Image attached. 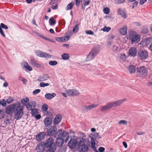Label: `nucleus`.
I'll return each instance as SVG.
<instances>
[{
	"label": "nucleus",
	"mask_w": 152,
	"mask_h": 152,
	"mask_svg": "<svg viewBox=\"0 0 152 152\" xmlns=\"http://www.w3.org/2000/svg\"><path fill=\"white\" fill-rule=\"evenodd\" d=\"M50 84L48 83H45L44 82H41L40 83V86L42 87H44L49 86Z\"/></svg>",
	"instance_id": "47"
},
{
	"label": "nucleus",
	"mask_w": 152,
	"mask_h": 152,
	"mask_svg": "<svg viewBox=\"0 0 152 152\" xmlns=\"http://www.w3.org/2000/svg\"><path fill=\"white\" fill-rule=\"evenodd\" d=\"M14 112V117L16 120H19L21 118L23 114V107L20 102L17 103Z\"/></svg>",
	"instance_id": "4"
},
{
	"label": "nucleus",
	"mask_w": 152,
	"mask_h": 152,
	"mask_svg": "<svg viewBox=\"0 0 152 152\" xmlns=\"http://www.w3.org/2000/svg\"><path fill=\"white\" fill-rule=\"evenodd\" d=\"M137 56L140 59L144 60L148 57V53L145 50H140L138 52Z\"/></svg>",
	"instance_id": "8"
},
{
	"label": "nucleus",
	"mask_w": 152,
	"mask_h": 152,
	"mask_svg": "<svg viewBox=\"0 0 152 152\" xmlns=\"http://www.w3.org/2000/svg\"><path fill=\"white\" fill-rule=\"evenodd\" d=\"M49 76L47 74H44L40 76L38 79V80L39 81H44L49 79Z\"/></svg>",
	"instance_id": "20"
},
{
	"label": "nucleus",
	"mask_w": 152,
	"mask_h": 152,
	"mask_svg": "<svg viewBox=\"0 0 152 152\" xmlns=\"http://www.w3.org/2000/svg\"><path fill=\"white\" fill-rule=\"evenodd\" d=\"M35 149L37 152H49V151L45 148V142H44L38 143Z\"/></svg>",
	"instance_id": "6"
},
{
	"label": "nucleus",
	"mask_w": 152,
	"mask_h": 152,
	"mask_svg": "<svg viewBox=\"0 0 152 152\" xmlns=\"http://www.w3.org/2000/svg\"><path fill=\"white\" fill-rule=\"evenodd\" d=\"M58 1V0H52L50 2V4L53 5L56 3Z\"/></svg>",
	"instance_id": "59"
},
{
	"label": "nucleus",
	"mask_w": 152,
	"mask_h": 152,
	"mask_svg": "<svg viewBox=\"0 0 152 152\" xmlns=\"http://www.w3.org/2000/svg\"><path fill=\"white\" fill-rule=\"evenodd\" d=\"M49 23L50 25H54L56 23V21L53 18H51L49 19Z\"/></svg>",
	"instance_id": "37"
},
{
	"label": "nucleus",
	"mask_w": 152,
	"mask_h": 152,
	"mask_svg": "<svg viewBox=\"0 0 152 152\" xmlns=\"http://www.w3.org/2000/svg\"><path fill=\"white\" fill-rule=\"evenodd\" d=\"M48 107L47 105L45 104L42 105V110L44 113L47 112Z\"/></svg>",
	"instance_id": "35"
},
{
	"label": "nucleus",
	"mask_w": 152,
	"mask_h": 152,
	"mask_svg": "<svg viewBox=\"0 0 152 152\" xmlns=\"http://www.w3.org/2000/svg\"><path fill=\"white\" fill-rule=\"evenodd\" d=\"M126 56L124 53L121 54L120 56V60L121 61L125 62L126 60Z\"/></svg>",
	"instance_id": "32"
},
{
	"label": "nucleus",
	"mask_w": 152,
	"mask_h": 152,
	"mask_svg": "<svg viewBox=\"0 0 152 152\" xmlns=\"http://www.w3.org/2000/svg\"><path fill=\"white\" fill-rule=\"evenodd\" d=\"M128 70L131 73H133L135 72L136 68L134 66L131 65L128 66Z\"/></svg>",
	"instance_id": "28"
},
{
	"label": "nucleus",
	"mask_w": 152,
	"mask_h": 152,
	"mask_svg": "<svg viewBox=\"0 0 152 152\" xmlns=\"http://www.w3.org/2000/svg\"><path fill=\"white\" fill-rule=\"evenodd\" d=\"M110 9L107 7H106L103 9V11L104 13L106 14H108L110 12Z\"/></svg>",
	"instance_id": "44"
},
{
	"label": "nucleus",
	"mask_w": 152,
	"mask_h": 152,
	"mask_svg": "<svg viewBox=\"0 0 152 152\" xmlns=\"http://www.w3.org/2000/svg\"><path fill=\"white\" fill-rule=\"evenodd\" d=\"M41 91L40 89H37L35 90L33 92V94L34 95H36L39 93Z\"/></svg>",
	"instance_id": "53"
},
{
	"label": "nucleus",
	"mask_w": 152,
	"mask_h": 152,
	"mask_svg": "<svg viewBox=\"0 0 152 152\" xmlns=\"http://www.w3.org/2000/svg\"><path fill=\"white\" fill-rule=\"evenodd\" d=\"M29 63L32 66L37 68H39L41 67V65L37 62L36 60L34 58H31Z\"/></svg>",
	"instance_id": "17"
},
{
	"label": "nucleus",
	"mask_w": 152,
	"mask_h": 152,
	"mask_svg": "<svg viewBox=\"0 0 152 152\" xmlns=\"http://www.w3.org/2000/svg\"><path fill=\"white\" fill-rule=\"evenodd\" d=\"M52 119L49 117L46 118L44 121V123L46 127H48L52 123Z\"/></svg>",
	"instance_id": "21"
},
{
	"label": "nucleus",
	"mask_w": 152,
	"mask_h": 152,
	"mask_svg": "<svg viewBox=\"0 0 152 152\" xmlns=\"http://www.w3.org/2000/svg\"><path fill=\"white\" fill-rule=\"evenodd\" d=\"M35 53L37 56L41 57L50 58L52 57V56L49 54L40 50L36 51Z\"/></svg>",
	"instance_id": "12"
},
{
	"label": "nucleus",
	"mask_w": 152,
	"mask_h": 152,
	"mask_svg": "<svg viewBox=\"0 0 152 152\" xmlns=\"http://www.w3.org/2000/svg\"><path fill=\"white\" fill-rule=\"evenodd\" d=\"M85 33L87 34L93 35L94 34V32L91 30H86Z\"/></svg>",
	"instance_id": "52"
},
{
	"label": "nucleus",
	"mask_w": 152,
	"mask_h": 152,
	"mask_svg": "<svg viewBox=\"0 0 152 152\" xmlns=\"http://www.w3.org/2000/svg\"><path fill=\"white\" fill-rule=\"evenodd\" d=\"M77 144V140L74 139H71L68 143V145L71 149L75 148Z\"/></svg>",
	"instance_id": "16"
},
{
	"label": "nucleus",
	"mask_w": 152,
	"mask_h": 152,
	"mask_svg": "<svg viewBox=\"0 0 152 152\" xmlns=\"http://www.w3.org/2000/svg\"><path fill=\"white\" fill-rule=\"evenodd\" d=\"M1 28H2L5 29H7L8 28V27L7 26L5 25L3 23H1Z\"/></svg>",
	"instance_id": "54"
},
{
	"label": "nucleus",
	"mask_w": 152,
	"mask_h": 152,
	"mask_svg": "<svg viewBox=\"0 0 152 152\" xmlns=\"http://www.w3.org/2000/svg\"><path fill=\"white\" fill-rule=\"evenodd\" d=\"M76 2V5L77 6H78L80 5L81 0H75Z\"/></svg>",
	"instance_id": "58"
},
{
	"label": "nucleus",
	"mask_w": 152,
	"mask_h": 152,
	"mask_svg": "<svg viewBox=\"0 0 152 152\" xmlns=\"http://www.w3.org/2000/svg\"><path fill=\"white\" fill-rule=\"evenodd\" d=\"M31 111V113L32 116L34 117L39 114V110L37 109L34 108Z\"/></svg>",
	"instance_id": "29"
},
{
	"label": "nucleus",
	"mask_w": 152,
	"mask_h": 152,
	"mask_svg": "<svg viewBox=\"0 0 152 152\" xmlns=\"http://www.w3.org/2000/svg\"><path fill=\"white\" fill-rule=\"evenodd\" d=\"M86 142V139L85 138H82L81 139L80 141L78 143V145H81L83 144H85V142Z\"/></svg>",
	"instance_id": "42"
},
{
	"label": "nucleus",
	"mask_w": 152,
	"mask_h": 152,
	"mask_svg": "<svg viewBox=\"0 0 152 152\" xmlns=\"http://www.w3.org/2000/svg\"><path fill=\"white\" fill-rule=\"evenodd\" d=\"M56 94L54 93H47L45 95V97L47 99H50L56 96Z\"/></svg>",
	"instance_id": "26"
},
{
	"label": "nucleus",
	"mask_w": 152,
	"mask_h": 152,
	"mask_svg": "<svg viewBox=\"0 0 152 152\" xmlns=\"http://www.w3.org/2000/svg\"><path fill=\"white\" fill-rule=\"evenodd\" d=\"M61 57L64 60L68 59L69 57V55L67 53H64L61 55Z\"/></svg>",
	"instance_id": "33"
},
{
	"label": "nucleus",
	"mask_w": 152,
	"mask_h": 152,
	"mask_svg": "<svg viewBox=\"0 0 152 152\" xmlns=\"http://www.w3.org/2000/svg\"><path fill=\"white\" fill-rule=\"evenodd\" d=\"M52 8L53 10H55L58 8V5L56 4L54 5H52Z\"/></svg>",
	"instance_id": "62"
},
{
	"label": "nucleus",
	"mask_w": 152,
	"mask_h": 152,
	"mask_svg": "<svg viewBox=\"0 0 152 152\" xmlns=\"http://www.w3.org/2000/svg\"><path fill=\"white\" fill-rule=\"evenodd\" d=\"M57 131V128L55 126H51L48 129L47 134L49 136H53Z\"/></svg>",
	"instance_id": "11"
},
{
	"label": "nucleus",
	"mask_w": 152,
	"mask_h": 152,
	"mask_svg": "<svg viewBox=\"0 0 152 152\" xmlns=\"http://www.w3.org/2000/svg\"><path fill=\"white\" fill-rule=\"evenodd\" d=\"M21 80L23 82V83L24 84H26L27 83V80L24 78H22Z\"/></svg>",
	"instance_id": "64"
},
{
	"label": "nucleus",
	"mask_w": 152,
	"mask_h": 152,
	"mask_svg": "<svg viewBox=\"0 0 152 152\" xmlns=\"http://www.w3.org/2000/svg\"><path fill=\"white\" fill-rule=\"evenodd\" d=\"M66 147L64 146L59 147L57 150V152H65Z\"/></svg>",
	"instance_id": "34"
},
{
	"label": "nucleus",
	"mask_w": 152,
	"mask_h": 152,
	"mask_svg": "<svg viewBox=\"0 0 152 152\" xmlns=\"http://www.w3.org/2000/svg\"><path fill=\"white\" fill-rule=\"evenodd\" d=\"M118 12L124 18H125L126 17V13L124 12L121 11L120 9H119Z\"/></svg>",
	"instance_id": "36"
},
{
	"label": "nucleus",
	"mask_w": 152,
	"mask_h": 152,
	"mask_svg": "<svg viewBox=\"0 0 152 152\" xmlns=\"http://www.w3.org/2000/svg\"><path fill=\"white\" fill-rule=\"evenodd\" d=\"M46 134L45 132H40L36 136V139L38 141H40L45 137Z\"/></svg>",
	"instance_id": "18"
},
{
	"label": "nucleus",
	"mask_w": 152,
	"mask_h": 152,
	"mask_svg": "<svg viewBox=\"0 0 152 152\" xmlns=\"http://www.w3.org/2000/svg\"><path fill=\"white\" fill-rule=\"evenodd\" d=\"M129 38L132 44H136L140 41V35L137 34L136 31H132L129 32Z\"/></svg>",
	"instance_id": "3"
},
{
	"label": "nucleus",
	"mask_w": 152,
	"mask_h": 152,
	"mask_svg": "<svg viewBox=\"0 0 152 152\" xmlns=\"http://www.w3.org/2000/svg\"><path fill=\"white\" fill-rule=\"evenodd\" d=\"M24 67L26 69H27L29 71H31L32 70V67L29 65L26 62H24Z\"/></svg>",
	"instance_id": "30"
},
{
	"label": "nucleus",
	"mask_w": 152,
	"mask_h": 152,
	"mask_svg": "<svg viewBox=\"0 0 152 152\" xmlns=\"http://www.w3.org/2000/svg\"><path fill=\"white\" fill-rule=\"evenodd\" d=\"M63 42H65L68 40L70 38L68 36H66L63 37Z\"/></svg>",
	"instance_id": "55"
},
{
	"label": "nucleus",
	"mask_w": 152,
	"mask_h": 152,
	"mask_svg": "<svg viewBox=\"0 0 152 152\" xmlns=\"http://www.w3.org/2000/svg\"><path fill=\"white\" fill-rule=\"evenodd\" d=\"M21 102L24 105L26 106V103L28 102L29 101V99L28 98H25L21 100Z\"/></svg>",
	"instance_id": "31"
},
{
	"label": "nucleus",
	"mask_w": 152,
	"mask_h": 152,
	"mask_svg": "<svg viewBox=\"0 0 152 152\" xmlns=\"http://www.w3.org/2000/svg\"><path fill=\"white\" fill-rule=\"evenodd\" d=\"M125 0H115L114 2L117 4H120L124 3Z\"/></svg>",
	"instance_id": "45"
},
{
	"label": "nucleus",
	"mask_w": 152,
	"mask_h": 152,
	"mask_svg": "<svg viewBox=\"0 0 152 152\" xmlns=\"http://www.w3.org/2000/svg\"><path fill=\"white\" fill-rule=\"evenodd\" d=\"M5 113L0 110V119L4 118L5 117Z\"/></svg>",
	"instance_id": "46"
},
{
	"label": "nucleus",
	"mask_w": 152,
	"mask_h": 152,
	"mask_svg": "<svg viewBox=\"0 0 152 152\" xmlns=\"http://www.w3.org/2000/svg\"><path fill=\"white\" fill-rule=\"evenodd\" d=\"M0 104L2 106H5L6 105V102L4 99H2L0 100Z\"/></svg>",
	"instance_id": "49"
},
{
	"label": "nucleus",
	"mask_w": 152,
	"mask_h": 152,
	"mask_svg": "<svg viewBox=\"0 0 152 152\" xmlns=\"http://www.w3.org/2000/svg\"><path fill=\"white\" fill-rule=\"evenodd\" d=\"M36 119L37 120L41 118V116L40 114H37V115H35L34 116Z\"/></svg>",
	"instance_id": "63"
},
{
	"label": "nucleus",
	"mask_w": 152,
	"mask_h": 152,
	"mask_svg": "<svg viewBox=\"0 0 152 152\" xmlns=\"http://www.w3.org/2000/svg\"><path fill=\"white\" fill-rule=\"evenodd\" d=\"M90 1L89 0H82V4L85 5H88L90 3Z\"/></svg>",
	"instance_id": "39"
},
{
	"label": "nucleus",
	"mask_w": 152,
	"mask_h": 152,
	"mask_svg": "<svg viewBox=\"0 0 152 152\" xmlns=\"http://www.w3.org/2000/svg\"><path fill=\"white\" fill-rule=\"evenodd\" d=\"M55 39L58 41L63 42V37H56Z\"/></svg>",
	"instance_id": "57"
},
{
	"label": "nucleus",
	"mask_w": 152,
	"mask_h": 152,
	"mask_svg": "<svg viewBox=\"0 0 152 152\" xmlns=\"http://www.w3.org/2000/svg\"><path fill=\"white\" fill-rule=\"evenodd\" d=\"M126 100V98H124L119 100H115L114 101L107 103L106 105L102 106L100 110L101 111L107 110L113 107H116L120 106L121 104L124 102Z\"/></svg>",
	"instance_id": "1"
},
{
	"label": "nucleus",
	"mask_w": 152,
	"mask_h": 152,
	"mask_svg": "<svg viewBox=\"0 0 152 152\" xmlns=\"http://www.w3.org/2000/svg\"><path fill=\"white\" fill-rule=\"evenodd\" d=\"M17 105V103L15 104L9 105L7 107L6 110V112L8 114H12L14 112Z\"/></svg>",
	"instance_id": "9"
},
{
	"label": "nucleus",
	"mask_w": 152,
	"mask_h": 152,
	"mask_svg": "<svg viewBox=\"0 0 152 152\" xmlns=\"http://www.w3.org/2000/svg\"><path fill=\"white\" fill-rule=\"evenodd\" d=\"M98 106V104H92L88 106H85L84 107V109L86 110H90L97 107Z\"/></svg>",
	"instance_id": "24"
},
{
	"label": "nucleus",
	"mask_w": 152,
	"mask_h": 152,
	"mask_svg": "<svg viewBox=\"0 0 152 152\" xmlns=\"http://www.w3.org/2000/svg\"><path fill=\"white\" fill-rule=\"evenodd\" d=\"M118 124L120 125H127V121L124 120H121L119 121L118 122Z\"/></svg>",
	"instance_id": "48"
},
{
	"label": "nucleus",
	"mask_w": 152,
	"mask_h": 152,
	"mask_svg": "<svg viewBox=\"0 0 152 152\" xmlns=\"http://www.w3.org/2000/svg\"><path fill=\"white\" fill-rule=\"evenodd\" d=\"M127 26H123L119 30V32L122 35H126L127 33Z\"/></svg>",
	"instance_id": "23"
},
{
	"label": "nucleus",
	"mask_w": 152,
	"mask_h": 152,
	"mask_svg": "<svg viewBox=\"0 0 152 152\" xmlns=\"http://www.w3.org/2000/svg\"><path fill=\"white\" fill-rule=\"evenodd\" d=\"M54 139L50 137L46 140L45 144L46 148H48L49 152H54L56 149V146L53 144Z\"/></svg>",
	"instance_id": "2"
},
{
	"label": "nucleus",
	"mask_w": 152,
	"mask_h": 152,
	"mask_svg": "<svg viewBox=\"0 0 152 152\" xmlns=\"http://www.w3.org/2000/svg\"><path fill=\"white\" fill-rule=\"evenodd\" d=\"M110 29V27H106V26H105L104 28H101V30L103 31L104 32H108Z\"/></svg>",
	"instance_id": "40"
},
{
	"label": "nucleus",
	"mask_w": 152,
	"mask_h": 152,
	"mask_svg": "<svg viewBox=\"0 0 152 152\" xmlns=\"http://www.w3.org/2000/svg\"><path fill=\"white\" fill-rule=\"evenodd\" d=\"M62 119L61 115H57L55 118L54 120L55 124H57L61 121Z\"/></svg>",
	"instance_id": "25"
},
{
	"label": "nucleus",
	"mask_w": 152,
	"mask_h": 152,
	"mask_svg": "<svg viewBox=\"0 0 152 152\" xmlns=\"http://www.w3.org/2000/svg\"><path fill=\"white\" fill-rule=\"evenodd\" d=\"M73 5V4L72 2L68 4L67 6V10H70L72 9Z\"/></svg>",
	"instance_id": "51"
},
{
	"label": "nucleus",
	"mask_w": 152,
	"mask_h": 152,
	"mask_svg": "<svg viewBox=\"0 0 152 152\" xmlns=\"http://www.w3.org/2000/svg\"><path fill=\"white\" fill-rule=\"evenodd\" d=\"M65 92L66 95L69 96H76L80 94L78 91L74 89L67 90Z\"/></svg>",
	"instance_id": "10"
},
{
	"label": "nucleus",
	"mask_w": 152,
	"mask_h": 152,
	"mask_svg": "<svg viewBox=\"0 0 152 152\" xmlns=\"http://www.w3.org/2000/svg\"><path fill=\"white\" fill-rule=\"evenodd\" d=\"M99 49L95 47L93 48L86 58L87 61H89L94 59L99 53Z\"/></svg>",
	"instance_id": "5"
},
{
	"label": "nucleus",
	"mask_w": 152,
	"mask_h": 152,
	"mask_svg": "<svg viewBox=\"0 0 152 152\" xmlns=\"http://www.w3.org/2000/svg\"><path fill=\"white\" fill-rule=\"evenodd\" d=\"M152 42V38H148L143 39L141 42V44L143 45H147L151 42Z\"/></svg>",
	"instance_id": "19"
},
{
	"label": "nucleus",
	"mask_w": 152,
	"mask_h": 152,
	"mask_svg": "<svg viewBox=\"0 0 152 152\" xmlns=\"http://www.w3.org/2000/svg\"><path fill=\"white\" fill-rule=\"evenodd\" d=\"M136 69V73L139 75L146 76L147 74V69L144 66L138 67Z\"/></svg>",
	"instance_id": "7"
},
{
	"label": "nucleus",
	"mask_w": 152,
	"mask_h": 152,
	"mask_svg": "<svg viewBox=\"0 0 152 152\" xmlns=\"http://www.w3.org/2000/svg\"><path fill=\"white\" fill-rule=\"evenodd\" d=\"M0 33L1 35L4 37H5V34L3 30L1 28V27L0 26Z\"/></svg>",
	"instance_id": "56"
},
{
	"label": "nucleus",
	"mask_w": 152,
	"mask_h": 152,
	"mask_svg": "<svg viewBox=\"0 0 152 152\" xmlns=\"http://www.w3.org/2000/svg\"><path fill=\"white\" fill-rule=\"evenodd\" d=\"M105 149L102 147H100L99 148V151L100 152H103L104 151Z\"/></svg>",
	"instance_id": "61"
},
{
	"label": "nucleus",
	"mask_w": 152,
	"mask_h": 152,
	"mask_svg": "<svg viewBox=\"0 0 152 152\" xmlns=\"http://www.w3.org/2000/svg\"><path fill=\"white\" fill-rule=\"evenodd\" d=\"M57 64L58 62L56 61H50L49 62V64L51 66H55Z\"/></svg>",
	"instance_id": "38"
},
{
	"label": "nucleus",
	"mask_w": 152,
	"mask_h": 152,
	"mask_svg": "<svg viewBox=\"0 0 152 152\" xmlns=\"http://www.w3.org/2000/svg\"><path fill=\"white\" fill-rule=\"evenodd\" d=\"M68 132H64L61 129H60L56 133L55 137L56 138H63L64 136L67 135Z\"/></svg>",
	"instance_id": "13"
},
{
	"label": "nucleus",
	"mask_w": 152,
	"mask_h": 152,
	"mask_svg": "<svg viewBox=\"0 0 152 152\" xmlns=\"http://www.w3.org/2000/svg\"><path fill=\"white\" fill-rule=\"evenodd\" d=\"M79 149L80 152H86L88 151V147L85 144L79 145Z\"/></svg>",
	"instance_id": "22"
},
{
	"label": "nucleus",
	"mask_w": 152,
	"mask_h": 152,
	"mask_svg": "<svg viewBox=\"0 0 152 152\" xmlns=\"http://www.w3.org/2000/svg\"><path fill=\"white\" fill-rule=\"evenodd\" d=\"M56 143L59 147L62 146V145L64 143V140L62 138H57L56 139Z\"/></svg>",
	"instance_id": "27"
},
{
	"label": "nucleus",
	"mask_w": 152,
	"mask_h": 152,
	"mask_svg": "<svg viewBox=\"0 0 152 152\" xmlns=\"http://www.w3.org/2000/svg\"><path fill=\"white\" fill-rule=\"evenodd\" d=\"M112 49L113 51L114 52H117L119 48L118 47L115 45H113L112 46Z\"/></svg>",
	"instance_id": "43"
},
{
	"label": "nucleus",
	"mask_w": 152,
	"mask_h": 152,
	"mask_svg": "<svg viewBox=\"0 0 152 152\" xmlns=\"http://www.w3.org/2000/svg\"><path fill=\"white\" fill-rule=\"evenodd\" d=\"M79 24H77L75 27L73 28V31L74 33L77 32L79 29Z\"/></svg>",
	"instance_id": "41"
},
{
	"label": "nucleus",
	"mask_w": 152,
	"mask_h": 152,
	"mask_svg": "<svg viewBox=\"0 0 152 152\" xmlns=\"http://www.w3.org/2000/svg\"><path fill=\"white\" fill-rule=\"evenodd\" d=\"M137 48L134 47H131L129 50V53L131 56L135 57L137 54Z\"/></svg>",
	"instance_id": "15"
},
{
	"label": "nucleus",
	"mask_w": 152,
	"mask_h": 152,
	"mask_svg": "<svg viewBox=\"0 0 152 152\" xmlns=\"http://www.w3.org/2000/svg\"><path fill=\"white\" fill-rule=\"evenodd\" d=\"M36 105V103L35 101H32L28 102L26 105V107L28 110H31L35 108Z\"/></svg>",
	"instance_id": "14"
},
{
	"label": "nucleus",
	"mask_w": 152,
	"mask_h": 152,
	"mask_svg": "<svg viewBox=\"0 0 152 152\" xmlns=\"http://www.w3.org/2000/svg\"><path fill=\"white\" fill-rule=\"evenodd\" d=\"M138 3V2L137 1H135L134 2L133 4L132 8H134V7H136Z\"/></svg>",
	"instance_id": "60"
},
{
	"label": "nucleus",
	"mask_w": 152,
	"mask_h": 152,
	"mask_svg": "<svg viewBox=\"0 0 152 152\" xmlns=\"http://www.w3.org/2000/svg\"><path fill=\"white\" fill-rule=\"evenodd\" d=\"M14 100L13 97H10L7 100V102L8 104H10Z\"/></svg>",
	"instance_id": "50"
}]
</instances>
